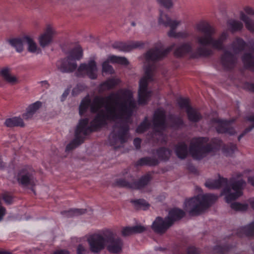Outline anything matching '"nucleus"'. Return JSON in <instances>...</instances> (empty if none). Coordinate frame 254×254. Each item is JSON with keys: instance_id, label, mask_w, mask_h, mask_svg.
Listing matches in <instances>:
<instances>
[{"instance_id": "nucleus-1", "label": "nucleus", "mask_w": 254, "mask_h": 254, "mask_svg": "<svg viewBox=\"0 0 254 254\" xmlns=\"http://www.w3.org/2000/svg\"><path fill=\"white\" fill-rule=\"evenodd\" d=\"M104 106L105 110H101L97 114L89 127L91 131L95 130L107 124V121L121 120L113 127V131L109 136L112 145L116 144L118 140L121 143L127 141L129 129L127 120L132 116L136 107V102L132 93L128 90H122L116 94H111L106 97L96 96L91 102L90 100H83L79 106V113L83 114L89 106L92 113H96Z\"/></svg>"}, {"instance_id": "nucleus-2", "label": "nucleus", "mask_w": 254, "mask_h": 254, "mask_svg": "<svg viewBox=\"0 0 254 254\" xmlns=\"http://www.w3.org/2000/svg\"><path fill=\"white\" fill-rule=\"evenodd\" d=\"M197 34L194 39L195 43L199 46L195 51H192V44L185 43L179 46L175 49L174 54L177 57H181L190 53L191 58L207 57L213 54V51L207 47L210 46L217 50H222L224 48V43L228 38L227 31H223L216 38H213L216 32L215 28L208 22L201 21L195 25Z\"/></svg>"}, {"instance_id": "nucleus-3", "label": "nucleus", "mask_w": 254, "mask_h": 254, "mask_svg": "<svg viewBox=\"0 0 254 254\" xmlns=\"http://www.w3.org/2000/svg\"><path fill=\"white\" fill-rule=\"evenodd\" d=\"M241 173L234 174L229 182L227 179L219 178L218 180H208L205 186L209 189H217L225 186L222 194L225 195L226 201L229 202L243 194V190L246 186V182L242 179Z\"/></svg>"}, {"instance_id": "nucleus-4", "label": "nucleus", "mask_w": 254, "mask_h": 254, "mask_svg": "<svg viewBox=\"0 0 254 254\" xmlns=\"http://www.w3.org/2000/svg\"><path fill=\"white\" fill-rule=\"evenodd\" d=\"M174 45L164 49L161 46L156 47L148 51L146 54V67L144 69V104L152 96V92L147 88L146 82L153 80L152 77L155 68V62L166 56L173 48Z\"/></svg>"}, {"instance_id": "nucleus-5", "label": "nucleus", "mask_w": 254, "mask_h": 254, "mask_svg": "<svg viewBox=\"0 0 254 254\" xmlns=\"http://www.w3.org/2000/svg\"><path fill=\"white\" fill-rule=\"evenodd\" d=\"M206 137L194 138L191 139L190 145V152L192 157L200 160L205 157L209 153L214 152L219 149L221 141L218 139H214L210 143Z\"/></svg>"}, {"instance_id": "nucleus-6", "label": "nucleus", "mask_w": 254, "mask_h": 254, "mask_svg": "<svg viewBox=\"0 0 254 254\" xmlns=\"http://www.w3.org/2000/svg\"><path fill=\"white\" fill-rule=\"evenodd\" d=\"M217 198V196L212 194L198 195L186 200V210L189 212L190 215H198L209 207Z\"/></svg>"}, {"instance_id": "nucleus-7", "label": "nucleus", "mask_w": 254, "mask_h": 254, "mask_svg": "<svg viewBox=\"0 0 254 254\" xmlns=\"http://www.w3.org/2000/svg\"><path fill=\"white\" fill-rule=\"evenodd\" d=\"M246 46V42L241 38H236L229 46V48L234 54L228 50L224 51L221 56V62L223 66L226 69L234 67L237 61L236 54L243 51Z\"/></svg>"}, {"instance_id": "nucleus-8", "label": "nucleus", "mask_w": 254, "mask_h": 254, "mask_svg": "<svg viewBox=\"0 0 254 254\" xmlns=\"http://www.w3.org/2000/svg\"><path fill=\"white\" fill-rule=\"evenodd\" d=\"M88 119H84L79 121L75 130V138L67 145L66 151L71 150L82 143L85 137L92 131L88 126Z\"/></svg>"}, {"instance_id": "nucleus-9", "label": "nucleus", "mask_w": 254, "mask_h": 254, "mask_svg": "<svg viewBox=\"0 0 254 254\" xmlns=\"http://www.w3.org/2000/svg\"><path fill=\"white\" fill-rule=\"evenodd\" d=\"M15 178L18 184L22 187H33L36 185L35 171L30 166H25L17 172Z\"/></svg>"}, {"instance_id": "nucleus-10", "label": "nucleus", "mask_w": 254, "mask_h": 254, "mask_svg": "<svg viewBox=\"0 0 254 254\" xmlns=\"http://www.w3.org/2000/svg\"><path fill=\"white\" fill-rule=\"evenodd\" d=\"M107 229L94 234L87 239L90 251L94 254L99 253L106 248Z\"/></svg>"}, {"instance_id": "nucleus-11", "label": "nucleus", "mask_w": 254, "mask_h": 254, "mask_svg": "<svg viewBox=\"0 0 254 254\" xmlns=\"http://www.w3.org/2000/svg\"><path fill=\"white\" fill-rule=\"evenodd\" d=\"M106 239V248L109 253L114 254L122 253L124 245L123 240L112 230L107 229Z\"/></svg>"}, {"instance_id": "nucleus-12", "label": "nucleus", "mask_w": 254, "mask_h": 254, "mask_svg": "<svg viewBox=\"0 0 254 254\" xmlns=\"http://www.w3.org/2000/svg\"><path fill=\"white\" fill-rule=\"evenodd\" d=\"M153 126L155 131L154 135L160 136L163 138V141H165L164 139V135L162 132V131L164 130L166 127L165 112L164 110L158 109L155 111L153 118Z\"/></svg>"}, {"instance_id": "nucleus-13", "label": "nucleus", "mask_w": 254, "mask_h": 254, "mask_svg": "<svg viewBox=\"0 0 254 254\" xmlns=\"http://www.w3.org/2000/svg\"><path fill=\"white\" fill-rule=\"evenodd\" d=\"M232 122L221 120L219 119H213L211 120V124L215 126L218 133H227L230 135L236 133L235 129L230 127V123Z\"/></svg>"}, {"instance_id": "nucleus-14", "label": "nucleus", "mask_w": 254, "mask_h": 254, "mask_svg": "<svg viewBox=\"0 0 254 254\" xmlns=\"http://www.w3.org/2000/svg\"><path fill=\"white\" fill-rule=\"evenodd\" d=\"M77 70L79 72L85 71L91 79H94L97 77V68L96 62L94 60L90 61L88 64H80Z\"/></svg>"}, {"instance_id": "nucleus-15", "label": "nucleus", "mask_w": 254, "mask_h": 254, "mask_svg": "<svg viewBox=\"0 0 254 254\" xmlns=\"http://www.w3.org/2000/svg\"><path fill=\"white\" fill-rule=\"evenodd\" d=\"M172 225V222L168 220L166 218L163 219L162 218L158 217L154 221L152 227L155 232L159 234H163Z\"/></svg>"}, {"instance_id": "nucleus-16", "label": "nucleus", "mask_w": 254, "mask_h": 254, "mask_svg": "<svg viewBox=\"0 0 254 254\" xmlns=\"http://www.w3.org/2000/svg\"><path fill=\"white\" fill-rule=\"evenodd\" d=\"M55 34L56 31L50 25L48 26L44 33L39 37L40 45L43 48L49 45L52 42L53 37Z\"/></svg>"}, {"instance_id": "nucleus-17", "label": "nucleus", "mask_w": 254, "mask_h": 254, "mask_svg": "<svg viewBox=\"0 0 254 254\" xmlns=\"http://www.w3.org/2000/svg\"><path fill=\"white\" fill-rule=\"evenodd\" d=\"M182 21L180 20H173L165 13L160 10V15L158 18V23L159 25H162L165 27H170V29L176 28L179 25H181Z\"/></svg>"}, {"instance_id": "nucleus-18", "label": "nucleus", "mask_w": 254, "mask_h": 254, "mask_svg": "<svg viewBox=\"0 0 254 254\" xmlns=\"http://www.w3.org/2000/svg\"><path fill=\"white\" fill-rule=\"evenodd\" d=\"M76 62L70 57H67L61 61L59 69L63 72H72L77 68Z\"/></svg>"}, {"instance_id": "nucleus-19", "label": "nucleus", "mask_w": 254, "mask_h": 254, "mask_svg": "<svg viewBox=\"0 0 254 254\" xmlns=\"http://www.w3.org/2000/svg\"><path fill=\"white\" fill-rule=\"evenodd\" d=\"M116 186L120 187H125L132 189H140L143 187V178L141 177L137 182L129 183L124 179L117 180Z\"/></svg>"}, {"instance_id": "nucleus-20", "label": "nucleus", "mask_w": 254, "mask_h": 254, "mask_svg": "<svg viewBox=\"0 0 254 254\" xmlns=\"http://www.w3.org/2000/svg\"><path fill=\"white\" fill-rule=\"evenodd\" d=\"M0 75L5 81L11 85H14L18 83L17 78L15 76L11 74V69L8 67L2 68L0 71Z\"/></svg>"}, {"instance_id": "nucleus-21", "label": "nucleus", "mask_w": 254, "mask_h": 254, "mask_svg": "<svg viewBox=\"0 0 254 254\" xmlns=\"http://www.w3.org/2000/svg\"><path fill=\"white\" fill-rule=\"evenodd\" d=\"M42 103L40 101H37L30 104L26 109V112L23 114V118L25 120L31 119L34 114L42 107Z\"/></svg>"}, {"instance_id": "nucleus-22", "label": "nucleus", "mask_w": 254, "mask_h": 254, "mask_svg": "<svg viewBox=\"0 0 254 254\" xmlns=\"http://www.w3.org/2000/svg\"><path fill=\"white\" fill-rule=\"evenodd\" d=\"M184 215L185 212L183 210L178 208H174L169 211L168 216L166 218L172 222V225L174 221L181 219Z\"/></svg>"}, {"instance_id": "nucleus-23", "label": "nucleus", "mask_w": 254, "mask_h": 254, "mask_svg": "<svg viewBox=\"0 0 254 254\" xmlns=\"http://www.w3.org/2000/svg\"><path fill=\"white\" fill-rule=\"evenodd\" d=\"M242 60L246 68L254 71V57L251 53H245Z\"/></svg>"}, {"instance_id": "nucleus-24", "label": "nucleus", "mask_w": 254, "mask_h": 254, "mask_svg": "<svg viewBox=\"0 0 254 254\" xmlns=\"http://www.w3.org/2000/svg\"><path fill=\"white\" fill-rule=\"evenodd\" d=\"M143 232V226L136 225L133 227H126L123 228L122 235L124 237H127L133 234L140 233Z\"/></svg>"}, {"instance_id": "nucleus-25", "label": "nucleus", "mask_w": 254, "mask_h": 254, "mask_svg": "<svg viewBox=\"0 0 254 254\" xmlns=\"http://www.w3.org/2000/svg\"><path fill=\"white\" fill-rule=\"evenodd\" d=\"M175 152L178 158L184 159L186 158L188 151V146L185 143H179L175 146Z\"/></svg>"}, {"instance_id": "nucleus-26", "label": "nucleus", "mask_w": 254, "mask_h": 254, "mask_svg": "<svg viewBox=\"0 0 254 254\" xmlns=\"http://www.w3.org/2000/svg\"><path fill=\"white\" fill-rule=\"evenodd\" d=\"M240 18L244 22L246 28L254 34V21L242 11L240 12Z\"/></svg>"}, {"instance_id": "nucleus-27", "label": "nucleus", "mask_w": 254, "mask_h": 254, "mask_svg": "<svg viewBox=\"0 0 254 254\" xmlns=\"http://www.w3.org/2000/svg\"><path fill=\"white\" fill-rule=\"evenodd\" d=\"M87 212L86 209H70L68 210H65L61 211V213L62 215L66 217L70 218L76 216H78L84 214Z\"/></svg>"}, {"instance_id": "nucleus-28", "label": "nucleus", "mask_w": 254, "mask_h": 254, "mask_svg": "<svg viewBox=\"0 0 254 254\" xmlns=\"http://www.w3.org/2000/svg\"><path fill=\"white\" fill-rule=\"evenodd\" d=\"M9 44L18 53H21L24 49L23 44L25 43L24 37L22 38H13L8 40Z\"/></svg>"}, {"instance_id": "nucleus-29", "label": "nucleus", "mask_w": 254, "mask_h": 254, "mask_svg": "<svg viewBox=\"0 0 254 254\" xmlns=\"http://www.w3.org/2000/svg\"><path fill=\"white\" fill-rule=\"evenodd\" d=\"M4 125L8 127H24L25 126L23 120L20 117L7 119L4 122Z\"/></svg>"}, {"instance_id": "nucleus-30", "label": "nucleus", "mask_w": 254, "mask_h": 254, "mask_svg": "<svg viewBox=\"0 0 254 254\" xmlns=\"http://www.w3.org/2000/svg\"><path fill=\"white\" fill-rule=\"evenodd\" d=\"M187 113L189 120L192 122H198L202 118L198 111L191 107L187 109Z\"/></svg>"}, {"instance_id": "nucleus-31", "label": "nucleus", "mask_w": 254, "mask_h": 254, "mask_svg": "<svg viewBox=\"0 0 254 254\" xmlns=\"http://www.w3.org/2000/svg\"><path fill=\"white\" fill-rule=\"evenodd\" d=\"M141 42L139 41H133L129 43L122 42L120 51L124 52H129L133 49L141 46Z\"/></svg>"}, {"instance_id": "nucleus-32", "label": "nucleus", "mask_w": 254, "mask_h": 254, "mask_svg": "<svg viewBox=\"0 0 254 254\" xmlns=\"http://www.w3.org/2000/svg\"><path fill=\"white\" fill-rule=\"evenodd\" d=\"M119 80L115 78H111L100 85V90L103 91L111 89L118 84Z\"/></svg>"}, {"instance_id": "nucleus-33", "label": "nucleus", "mask_w": 254, "mask_h": 254, "mask_svg": "<svg viewBox=\"0 0 254 254\" xmlns=\"http://www.w3.org/2000/svg\"><path fill=\"white\" fill-rule=\"evenodd\" d=\"M176 29L172 28L168 32L167 35L169 37L185 39L189 37L190 35V33L188 31L176 32L175 31Z\"/></svg>"}, {"instance_id": "nucleus-34", "label": "nucleus", "mask_w": 254, "mask_h": 254, "mask_svg": "<svg viewBox=\"0 0 254 254\" xmlns=\"http://www.w3.org/2000/svg\"><path fill=\"white\" fill-rule=\"evenodd\" d=\"M227 25L232 32L241 30L243 27V24L241 21L234 19L229 20Z\"/></svg>"}, {"instance_id": "nucleus-35", "label": "nucleus", "mask_w": 254, "mask_h": 254, "mask_svg": "<svg viewBox=\"0 0 254 254\" xmlns=\"http://www.w3.org/2000/svg\"><path fill=\"white\" fill-rule=\"evenodd\" d=\"M108 61H110L112 63H117L125 66L129 64L128 61L124 57L111 55L108 57Z\"/></svg>"}, {"instance_id": "nucleus-36", "label": "nucleus", "mask_w": 254, "mask_h": 254, "mask_svg": "<svg viewBox=\"0 0 254 254\" xmlns=\"http://www.w3.org/2000/svg\"><path fill=\"white\" fill-rule=\"evenodd\" d=\"M83 56V51L80 47H77L69 52V55L68 57H70L75 61L76 60H79Z\"/></svg>"}, {"instance_id": "nucleus-37", "label": "nucleus", "mask_w": 254, "mask_h": 254, "mask_svg": "<svg viewBox=\"0 0 254 254\" xmlns=\"http://www.w3.org/2000/svg\"><path fill=\"white\" fill-rule=\"evenodd\" d=\"M158 158L161 160H168L171 155V151L165 148H161L157 151Z\"/></svg>"}, {"instance_id": "nucleus-38", "label": "nucleus", "mask_w": 254, "mask_h": 254, "mask_svg": "<svg viewBox=\"0 0 254 254\" xmlns=\"http://www.w3.org/2000/svg\"><path fill=\"white\" fill-rule=\"evenodd\" d=\"M24 41L28 45V50L31 53H35L37 50L36 44L34 42L33 39L28 36L24 37Z\"/></svg>"}, {"instance_id": "nucleus-39", "label": "nucleus", "mask_w": 254, "mask_h": 254, "mask_svg": "<svg viewBox=\"0 0 254 254\" xmlns=\"http://www.w3.org/2000/svg\"><path fill=\"white\" fill-rule=\"evenodd\" d=\"M247 120L251 122L252 125L246 128L244 131L238 136V140L240 141L241 139L247 133L250 132L252 130L253 128H254V115H251L247 118Z\"/></svg>"}, {"instance_id": "nucleus-40", "label": "nucleus", "mask_w": 254, "mask_h": 254, "mask_svg": "<svg viewBox=\"0 0 254 254\" xmlns=\"http://www.w3.org/2000/svg\"><path fill=\"white\" fill-rule=\"evenodd\" d=\"M110 61H108V60L107 61L104 62L102 64V73L103 74L104 73H105L106 74H112L114 73L115 71L112 67V65H111L109 64Z\"/></svg>"}, {"instance_id": "nucleus-41", "label": "nucleus", "mask_w": 254, "mask_h": 254, "mask_svg": "<svg viewBox=\"0 0 254 254\" xmlns=\"http://www.w3.org/2000/svg\"><path fill=\"white\" fill-rule=\"evenodd\" d=\"M177 103L180 108L185 109L186 112L187 109L191 108L189 105V100L187 98H179L177 99Z\"/></svg>"}, {"instance_id": "nucleus-42", "label": "nucleus", "mask_w": 254, "mask_h": 254, "mask_svg": "<svg viewBox=\"0 0 254 254\" xmlns=\"http://www.w3.org/2000/svg\"><path fill=\"white\" fill-rule=\"evenodd\" d=\"M231 207L237 211H244L247 210L248 205L246 203L242 204L238 202H234L231 203Z\"/></svg>"}, {"instance_id": "nucleus-43", "label": "nucleus", "mask_w": 254, "mask_h": 254, "mask_svg": "<svg viewBox=\"0 0 254 254\" xmlns=\"http://www.w3.org/2000/svg\"><path fill=\"white\" fill-rule=\"evenodd\" d=\"M241 230L247 236H254V222L241 228Z\"/></svg>"}, {"instance_id": "nucleus-44", "label": "nucleus", "mask_w": 254, "mask_h": 254, "mask_svg": "<svg viewBox=\"0 0 254 254\" xmlns=\"http://www.w3.org/2000/svg\"><path fill=\"white\" fill-rule=\"evenodd\" d=\"M144 165H147L149 166H154L158 164L157 159L154 158L145 157L144 158Z\"/></svg>"}, {"instance_id": "nucleus-45", "label": "nucleus", "mask_w": 254, "mask_h": 254, "mask_svg": "<svg viewBox=\"0 0 254 254\" xmlns=\"http://www.w3.org/2000/svg\"><path fill=\"white\" fill-rule=\"evenodd\" d=\"M130 202L133 205L134 208L138 210L142 208L143 207V200L141 199L131 200Z\"/></svg>"}, {"instance_id": "nucleus-46", "label": "nucleus", "mask_w": 254, "mask_h": 254, "mask_svg": "<svg viewBox=\"0 0 254 254\" xmlns=\"http://www.w3.org/2000/svg\"><path fill=\"white\" fill-rule=\"evenodd\" d=\"M159 4L166 8H170L173 7V3L172 0H157Z\"/></svg>"}, {"instance_id": "nucleus-47", "label": "nucleus", "mask_w": 254, "mask_h": 254, "mask_svg": "<svg viewBox=\"0 0 254 254\" xmlns=\"http://www.w3.org/2000/svg\"><path fill=\"white\" fill-rule=\"evenodd\" d=\"M2 198L7 204H10L13 202V197L8 192H4L2 195Z\"/></svg>"}, {"instance_id": "nucleus-48", "label": "nucleus", "mask_w": 254, "mask_h": 254, "mask_svg": "<svg viewBox=\"0 0 254 254\" xmlns=\"http://www.w3.org/2000/svg\"><path fill=\"white\" fill-rule=\"evenodd\" d=\"M236 148V145L231 144L230 148L225 147L224 148V152L226 156H230L234 152Z\"/></svg>"}, {"instance_id": "nucleus-49", "label": "nucleus", "mask_w": 254, "mask_h": 254, "mask_svg": "<svg viewBox=\"0 0 254 254\" xmlns=\"http://www.w3.org/2000/svg\"><path fill=\"white\" fill-rule=\"evenodd\" d=\"M139 102L141 103L143 100V78H141L139 80V87L138 90Z\"/></svg>"}, {"instance_id": "nucleus-50", "label": "nucleus", "mask_w": 254, "mask_h": 254, "mask_svg": "<svg viewBox=\"0 0 254 254\" xmlns=\"http://www.w3.org/2000/svg\"><path fill=\"white\" fill-rule=\"evenodd\" d=\"M88 250L82 245H79L77 248V254H86Z\"/></svg>"}, {"instance_id": "nucleus-51", "label": "nucleus", "mask_w": 254, "mask_h": 254, "mask_svg": "<svg viewBox=\"0 0 254 254\" xmlns=\"http://www.w3.org/2000/svg\"><path fill=\"white\" fill-rule=\"evenodd\" d=\"M243 11L246 15H254V9L250 6H245L244 8Z\"/></svg>"}, {"instance_id": "nucleus-52", "label": "nucleus", "mask_w": 254, "mask_h": 254, "mask_svg": "<svg viewBox=\"0 0 254 254\" xmlns=\"http://www.w3.org/2000/svg\"><path fill=\"white\" fill-rule=\"evenodd\" d=\"M244 88L250 91L254 92V83L247 82L244 84Z\"/></svg>"}, {"instance_id": "nucleus-53", "label": "nucleus", "mask_w": 254, "mask_h": 254, "mask_svg": "<svg viewBox=\"0 0 254 254\" xmlns=\"http://www.w3.org/2000/svg\"><path fill=\"white\" fill-rule=\"evenodd\" d=\"M151 178L152 177L151 174L149 173H148L144 176V187L148 184V183L151 180Z\"/></svg>"}, {"instance_id": "nucleus-54", "label": "nucleus", "mask_w": 254, "mask_h": 254, "mask_svg": "<svg viewBox=\"0 0 254 254\" xmlns=\"http://www.w3.org/2000/svg\"><path fill=\"white\" fill-rule=\"evenodd\" d=\"M141 139L139 138H135L133 140V144L136 149H139L140 147V144Z\"/></svg>"}, {"instance_id": "nucleus-55", "label": "nucleus", "mask_w": 254, "mask_h": 254, "mask_svg": "<svg viewBox=\"0 0 254 254\" xmlns=\"http://www.w3.org/2000/svg\"><path fill=\"white\" fill-rule=\"evenodd\" d=\"M188 254H199L197 249L194 247H190L188 249Z\"/></svg>"}, {"instance_id": "nucleus-56", "label": "nucleus", "mask_w": 254, "mask_h": 254, "mask_svg": "<svg viewBox=\"0 0 254 254\" xmlns=\"http://www.w3.org/2000/svg\"><path fill=\"white\" fill-rule=\"evenodd\" d=\"M6 209L3 206H0V221H1L3 216L5 215Z\"/></svg>"}, {"instance_id": "nucleus-57", "label": "nucleus", "mask_w": 254, "mask_h": 254, "mask_svg": "<svg viewBox=\"0 0 254 254\" xmlns=\"http://www.w3.org/2000/svg\"><path fill=\"white\" fill-rule=\"evenodd\" d=\"M122 42H116V43H115L113 45L112 47H113V48L118 49V50L120 51L121 47V46H122Z\"/></svg>"}, {"instance_id": "nucleus-58", "label": "nucleus", "mask_w": 254, "mask_h": 254, "mask_svg": "<svg viewBox=\"0 0 254 254\" xmlns=\"http://www.w3.org/2000/svg\"><path fill=\"white\" fill-rule=\"evenodd\" d=\"M143 165V158H140L138 162L136 163L135 166L137 169H138L139 167H141Z\"/></svg>"}, {"instance_id": "nucleus-59", "label": "nucleus", "mask_w": 254, "mask_h": 254, "mask_svg": "<svg viewBox=\"0 0 254 254\" xmlns=\"http://www.w3.org/2000/svg\"><path fill=\"white\" fill-rule=\"evenodd\" d=\"M248 182L252 186L254 187V176L249 177L248 178Z\"/></svg>"}, {"instance_id": "nucleus-60", "label": "nucleus", "mask_w": 254, "mask_h": 254, "mask_svg": "<svg viewBox=\"0 0 254 254\" xmlns=\"http://www.w3.org/2000/svg\"><path fill=\"white\" fill-rule=\"evenodd\" d=\"M137 132H142L143 131V123H141L136 129Z\"/></svg>"}, {"instance_id": "nucleus-61", "label": "nucleus", "mask_w": 254, "mask_h": 254, "mask_svg": "<svg viewBox=\"0 0 254 254\" xmlns=\"http://www.w3.org/2000/svg\"><path fill=\"white\" fill-rule=\"evenodd\" d=\"M54 254H69L68 252L66 251H60L55 253Z\"/></svg>"}, {"instance_id": "nucleus-62", "label": "nucleus", "mask_w": 254, "mask_h": 254, "mask_svg": "<svg viewBox=\"0 0 254 254\" xmlns=\"http://www.w3.org/2000/svg\"><path fill=\"white\" fill-rule=\"evenodd\" d=\"M5 166V164L0 159V169H3Z\"/></svg>"}, {"instance_id": "nucleus-63", "label": "nucleus", "mask_w": 254, "mask_h": 254, "mask_svg": "<svg viewBox=\"0 0 254 254\" xmlns=\"http://www.w3.org/2000/svg\"><path fill=\"white\" fill-rule=\"evenodd\" d=\"M178 126H180L181 125H182L183 124V120L181 119H178Z\"/></svg>"}, {"instance_id": "nucleus-64", "label": "nucleus", "mask_w": 254, "mask_h": 254, "mask_svg": "<svg viewBox=\"0 0 254 254\" xmlns=\"http://www.w3.org/2000/svg\"><path fill=\"white\" fill-rule=\"evenodd\" d=\"M144 210H145L146 208H148L149 205L148 203L144 202Z\"/></svg>"}]
</instances>
